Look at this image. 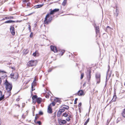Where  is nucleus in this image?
I'll use <instances>...</instances> for the list:
<instances>
[{
  "label": "nucleus",
  "mask_w": 125,
  "mask_h": 125,
  "mask_svg": "<svg viewBox=\"0 0 125 125\" xmlns=\"http://www.w3.org/2000/svg\"><path fill=\"white\" fill-rule=\"evenodd\" d=\"M52 20V17L51 15L48 13L45 16L43 21V24L45 26V25H47L50 23Z\"/></svg>",
  "instance_id": "f257e3e1"
},
{
  "label": "nucleus",
  "mask_w": 125,
  "mask_h": 125,
  "mask_svg": "<svg viewBox=\"0 0 125 125\" xmlns=\"http://www.w3.org/2000/svg\"><path fill=\"white\" fill-rule=\"evenodd\" d=\"M38 63L37 60H31L29 61L27 63V65L28 67H35Z\"/></svg>",
  "instance_id": "f03ea898"
},
{
  "label": "nucleus",
  "mask_w": 125,
  "mask_h": 125,
  "mask_svg": "<svg viewBox=\"0 0 125 125\" xmlns=\"http://www.w3.org/2000/svg\"><path fill=\"white\" fill-rule=\"evenodd\" d=\"M6 85V89L8 92L11 93V91L12 89V84L9 83L7 80H6L4 83Z\"/></svg>",
  "instance_id": "7ed1b4c3"
},
{
  "label": "nucleus",
  "mask_w": 125,
  "mask_h": 125,
  "mask_svg": "<svg viewBox=\"0 0 125 125\" xmlns=\"http://www.w3.org/2000/svg\"><path fill=\"white\" fill-rule=\"evenodd\" d=\"M7 72L4 70L0 69V75L2 78L4 79L7 77Z\"/></svg>",
  "instance_id": "20e7f679"
},
{
  "label": "nucleus",
  "mask_w": 125,
  "mask_h": 125,
  "mask_svg": "<svg viewBox=\"0 0 125 125\" xmlns=\"http://www.w3.org/2000/svg\"><path fill=\"white\" fill-rule=\"evenodd\" d=\"M91 69H89L87 72V78L88 82H89L90 81L91 78Z\"/></svg>",
  "instance_id": "39448f33"
},
{
  "label": "nucleus",
  "mask_w": 125,
  "mask_h": 125,
  "mask_svg": "<svg viewBox=\"0 0 125 125\" xmlns=\"http://www.w3.org/2000/svg\"><path fill=\"white\" fill-rule=\"evenodd\" d=\"M10 76L11 78L15 80H16L18 78L19 75L17 73H12L10 74Z\"/></svg>",
  "instance_id": "423d86ee"
},
{
  "label": "nucleus",
  "mask_w": 125,
  "mask_h": 125,
  "mask_svg": "<svg viewBox=\"0 0 125 125\" xmlns=\"http://www.w3.org/2000/svg\"><path fill=\"white\" fill-rule=\"evenodd\" d=\"M59 10V9H55L53 10L51 9L50 10H51L50 13H48L50 15L54 14L55 12L58 11Z\"/></svg>",
  "instance_id": "0eeeda50"
},
{
  "label": "nucleus",
  "mask_w": 125,
  "mask_h": 125,
  "mask_svg": "<svg viewBox=\"0 0 125 125\" xmlns=\"http://www.w3.org/2000/svg\"><path fill=\"white\" fill-rule=\"evenodd\" d=\"M77 94L78 96H81L84 95L85 94V93L84 91L81 90L79 91Z\"/></svg>",
  "instance_id": "6e6552de"
},
{
  "label": "nucleus",
  "mask_w": 125,
  "mask_h": 125,
  "mask_svg": "<svg viewBox=\"0 0 125 125\" xmlns=\"http://www.w3.org/2000/svg\"><path fill=\"white\" fill-rule=\"evenodd\" d=\"M50 100L52 102H53L55 104L59 101V100L58 98H56L53 97H51Z\"/></svg>",
  "instance_id": "1a4fd4ad"
},
{
  "label": "nucleus",
  "mask_w": 125,
  "mask_h": 125,
  "mask_svg": "<svg viewBox=\"0 0 125 125\" xmlns=\"http://www.w3.org/2000/svg\"><path fill=\"white\" fill-rule=\"evenodd\" d=\"M50 47L51 50L54 53L57 52L58 50L55 46L53 45H51Z\"/></svg>",
  "instance_id": "9d476101"
},
{
  "label": "nucleus",
  "mask_w": 125,
  "mask_h": 125,
  "mask_svg": "<svg viewBox=\"0 0 125 125\" xmlns=\"http://www.w3.org/2000/svg\"><path fill=\"white\" fill-rule=\"evenodd\" d=\"M10 31L11 34L13 35H14L15 34V28L13 26H10Z\"/></svg>",
  "instance_id": "9b49d317"
},
{
  "label": "nucleus",
  "mask_w": 125,
  "mask_h": 125,
  "mask_svg": "<svg viewBox=\"0 0 125 125\" xmlns=\"http://www.w3.org/2000/svg\"><path fill=\"white\" fill-rule=\"evenodd\" d=\"M117 98V97L116 95V93H115L114 94V95L113 97L112 100L109 103H111L112 102H115Z\"/></svg>",
  "instance_id": "f8f14e48"
},
{
  "label": "nucleus",
  "mask_w": 125,
  "mask_h": 125,
  "mask_svg": "<svg viewBox=\"0 0 125 125\" xmlns=\"http://www.w3.org/2000/svg\"><path fill=\"white\" fill-rule=\"evenodd\" d=\"M57 52H59L60 55L62 56L63 55L64 53L65 52V51L63 50L60 49L59 50H58Z\"/></svg>",
  "instance_id": "ddd939ff"
},
{
  "label": "nucleus",
  "mask_w": 125,
  "mask_h": 125,
  "mask_svg": "<svg viewBox=\"0 0 125 125\" xmlns=\"http://www.w3.org/2000/svg\"><path fill=\"white\" fill-rule=\"evenodd\" d=\"M4 98V94H3L2 92L0 91V101L3 100Z\"/></svg>",
  "instance_id": "4468645a"
},
{
  "label": "nucleus",
  "mask_w": 125,
  "mask_h": 125,
  "mask_svg": "<svg viewBox=\"0 0 125 125\" xmlns=\"http://www.w3.org/2000/svg\"><path fill=\"white\" fill-rule=\"evenodd\" d=\"M66 123V121L64 120H59V123L60 125H63Z\"/></svg>",
  "instance_id": "2eb2a0df"
},
{
  "label": "nucleus",
  "mask_w": 125,
  "mask_h": 125,
  "mask_svg": "<svg viewBox=\"0 0 125 125\" xmlns=\"http://www.w3.org/2000/svg\"><path fill=\"white\" fill-rule=\"evenodd\" d=\"M42 99L40 97L36 99V102L38 104H40L42 102Z\"/></svg>",
  "instance_id": "dca6fc26"
},
{
  "label": "nucleus",
  "mask_w": 125,
  "mask_h": 125,
  "mask_svg": "<svg viewBox=\"0 0 125 125\" xmlns=\"http://www.w3.org/2000/svg\"><path fill=\"white\" fill-rule=\"evenodd\" d=\"M47 112L48 113L50 114L52 113V110L51 108V106H50V105H49L48 106Z\"/></svg>",
  "instance_id": "f3484780"
},
{
  "label": "nucleus",
  "mask_w": 125,
  "mask_h": 125,
  "mask_svg": "<svg viewBox=\"0 0 125 125\" xmlns=\"http://www.w3.org/2000/svg\"><path fill=\"white\" fill-rule=\"evenodd\" d=\"M95 32L97 35L99 33V26L95 27Z\"/></svg>",
  "instance_id": "a211bd4d"
},
{
  "label": "nucleus",
  "mask_w": 125,
  "mask_h": 125,
  "mask_svg": "<svg viewBox=\"0 0 125 125\" xmlns=\"http://www.w3.org/2000/svg\"><path fill=\"white\" fill-rule=\"evenodd\" d=\"M35 84L36 83L34 82H32V83L31 90L32 91L35 90V88L34 87L35 86Z\"/></svg>",
  "instance_id": "6ab92c4d"
},
{
  "label": "nucleus",
  "mask_w": 125,
  "mask_h": 125,
  "mask_svg": "<svg viewBox=\"0 0 125 125\" xmlns=\"http://www.w3.org/2000/svg\"><path fill=\"white\" fill-rule=\"evenodd\" d=\"M62 107L63 108V109H65L66 110H68L69 108V107L68 106L64 105H62Z\"/></svg>",
  "instance_id": "aec40b11"
},
{
  "label": "nucleus",
  "mask_w": 125,
  "mask_h": 125,
  "mask_svg": "<svg viewBox=\"0 0 125 125\" xmlns=\"http://www.w3.org/2000/svg\"><path fill=\"white\" fill-rule=\"evenodd\" d=\"M121 115L123 117L125 118V108L123 110L121 113Z\"/></svg>",
  "instance_id": "412c9836"
},
{
  "label": "nucleus",
  "mask_w": 125,
  "mask_h": 125,
  "mask_svg": "<svg viewBox=\"0 0 125 125\" xmlns=\"http://www.w3.org/2000/svg\"><path fill=\"white\" fill-rule=\"evenodd\" d=\"M15 21L11 20H8L6 21L5 22V23H11L15 22Z\"/></svg>",
  "instance_id": "4be33fe9"
},
{
  "label": "nucleus",
  "mask_w": 125,
  "mask_h": 125,
  "mask_svg": "<svg viewBox=\"0 0 125 125\" xmlns=\"http://www.w3.org/2000/svg\"><path fill=\"white\" fill-rule=\"evenodd\" d=\"M39 54V53L38 51H36L35 52L33 53V55L34 56H36L37 55H38Z\"/></svg>",
  "instance_id": "5701e85b"
},
{
  "label": "nucleus",
  "mask_w": 125,
  "mask_h": 125,
  "mask_svg": "<svg viewBox=\"0 0 125 125\" xmlns=\"http://www.w3.org/2000/svg\"><path fill=\"white\" fill-rule=\"evenodd\" d=\"M43 5V4L42 5H37L35 6L34 7L35 8H38L41 7Z\"/></svg>",
  "instance_id": "b1692460"
},
{
  "label": "nucleus",
  "mask_w": 125,
  "mask_h": 125,
  "mask_svg": "<svg viewBox=\"0 0 125 125\" xmlns=\"http://www.w3.org/2000/svg\"><path fill=\"white\" fill-rule=\"evenodd\" d=\"M95 77L96 79L101 78V75L100 74H96Z\"/></svg>",
  "instance_id": "393cba45"
},
{
  "label": "nucleus",
  "mask_w": 125,
  "mask_h": 125,
  "mask_svg": "<svg viewBox=\"0 0 125 125\" xmlns=\"http://www.w3.org/2000/svg\"><path fill=\"white\" fill-rule=\"evenodd\" d=\"M27 8L31 7V3L29 1L27 3Z\"/></svg>",
  "instance_id": "a878e982"
},
{
  "label": "nucleus",
  "mask_w": 125,
  "mask_h": 125,
  "mask_svg": "<svg viewBox=\"0 0 125 125\" xmlns=\"http://www.w3.org/2000/svg\"><path fill=\"white\" fill-rule=\"evenodd\" d=\"M72 115H69L68 116V117L67 118L66 120L68 121H69L70 120V118L72 117Z\"/></svg>",
  "instance_id": "bb28decb"
},
{
  "label": "nucleus",
  "mask_w": 125,
  "mask_h": 125,
  "mask_svg": "<svg viewBox=\"0 0 125 125\" xmlns=\"http://www.w3.org/2000/svg\"><path fill=\"white\" fill-rule=\"evenodd\" d=\"M13 17L12 16H7L5 17V19H6V20L13 19Z\"/></svg>",
  "instance_id": "cd10ccee"
},
{
  "label": "nucleus",
  "mask_w": 125,
  "mask_h": 125,
  "mask_svg": "<svg viewBox=\"0 0 125 125\" xmlns=\"http://www.w3.org/2000/svg\"><path fill=\"white\" fill-rule=\"evenodd\" d=\"M67 0H64L63 1L62 3V5L63 6H65L67 3Z\"/></svg>",
  "instance_id": "c85d7f7f"
},
{
  "label": "nucleus",
  "mask_w": 125,
  "mask_h": 125,
  "mask_svg": "<svg viewBox=\"0 0 125 125\" xmlns=\"http://www.w3.org/2000/svg\"><path fill=\"white\" fill-rule=\"evenodd\" d=\"M68 116V114L67 113H63L62 115V116H63L65 117H67Z\"/></svg>",
  "instance_id": "c756f323"
},
{
  "label": "nucleus",
  "mask_w": 125,
  "mask_h": 125,
  "mask_svg": "<svg viewBox=\"0 0 125 125\" xmlns=\"http://www.w3.org/2000/svg\"><path fill=\"white\" fill-rule=\"evenodd\" d=\"M32 100H34L35 99H36L37 98V96L36 95H33L32 97Z\"/></svg>",
  "instance_id": "7c9ffc66"
},
{
  "label": "nucleus",
  "mask_w": 125,
  "mask_h": 125,
  "mask_svg": "<svg viewBox=\"0 0 125 125\" xmlns=\"http://www.w3.org/2000/svg\"><path fill=\"white\" fill-rule=\"evenodd\" d=\"M97 82V83H99L101 82V78L96 79Z\"/></svg>",
  "instance_id": "2f4dec72"
},
{
  "label": "nucleus",
  "mask_w": 125,
  "mask_h": 125,
  "mask_svg": "<svg viewBox=\"0 0 125 125\" xmlns=\"http://www.w3.org/2000/svg\"><path fill=\"white\" fill-rule=\"evenodd\" d=\"M65 111V110L64 109L62 108L60 109L58 111L62 113L64 112Z\"/></svg>",
  "instance_id": "473e14b6"
},
{
  "label": "nucleus",
  "mask_w": 125,
  "mask_h": 125,
  "mask_svg": "<svg viewBox=\"0 0 125 125\" xmlns=\"http://www.w3.org/2000/svg\"><path fill=\"white\" fill-rule=\"evenodd\" d=\"M30 0H22V2L24 3H27L28 2H29V1Z\"/></svg>",
  "instance_id": "72a5a7b5"
},
{
  "label": "nucleus",
  "mask_w": 125,
  "mask_h": 125,
  "mask_svg": "<svg viewBox=\"0 0 125 125\" xmlns=\"http://www.w3.org/2000/svg\"><path fill=\"white\" fill-rule=\"evenodd\" d=\"M62 114L61 112L58 111L57 114V116L58 117H60L61 115Z\"/></svg>",
  "instance_id": "f704fd0d"
},
{
  "label": "nucleus",
  "mask_w": 125,
  "mask_h": 125,
  "mask_svg": "<svg viewBox=\"0 0 125 125\" xmlns=\"http://www.w3.org/2000/svg\"><path fill=\"white\" fill-rule=\"evenodd\" d=\"M89 120V118H88L84 124V125H86L87 123L88 122Z\"/></svg>",
  "instance_id": "c9c22d12"
},
{
  "label": "nucleus",
  "mask_w": 125,
  "mask_h": 125,
  "mask_svg": "<svg viewBox=\"0 0 125 125\" xmlns=\"http://www.w3.org/2000/svg\"><path fill=\"white\" fill-rule=\"evenodd\" d=\"M56 104L53 102H52V103L50 104L49 105H50L51 106V105H52V106H54Z\"/></svg>",
  "instance_id": "e433bc0d"
},
{
  "label": "nucleus",
  "mask_w": 125,
  "mask_h": 125,
  "mask_svg": "<svg viewBox=\"0 0 125 125\" xmlns=\"http://www.w3.org/2000/svg\"><path fill=\"white\" fill-rule=\"evenodd\" d=\"M29 52V51L28 49H26L25 50L24 52V53L25 54H26L28 53Z\"/></svg>",
  "instance_id": "4c0bfd02"
},
{
  "label": "nucleus",
  "mask_w": 125,
  "mask_h": 125,
  "mask_svg": "<svg viewBox=\"0 0 125 125\" xmlns=\"http://www.w3.org/2000/svg\"><path fill=\"white\" fill-rule=\"evenodd\" d=\"M49 95L50 94L48 93H47L45 94V96L46 98H49Z\"/></svg>",
  "instance_id": "58836bf2"
},
{
  "label": "nucleus",
  "mask_w": 125,
  "mask_h": 125,
  "mask_svg": "<svg viewBox=\"0 0 125 125\" xmlns=\"http://www.w3.org/2000/svg\"><path fill=\"white\" fill-rule=\"evenodd\" d=\"M10 68L12 69L13 71H14L16 70L15 67L14 66L10 67Z\"/></svg>",
  "instance_id": "ea45409f"
},
{
  "label": "nucleus",
  "mask_w": 125,
  "mask_h": 125,
  "mask_svg": "<svg viewBox=\"0 0 125 125\" xmlns=\"http://www.w3.org/2000/svg\"><path fill=\"white\" fill-rule=\"evenodd\" d=\"M53 69L52 68H49L48 70V72H51L52 70Z\"/></svg>",
  "instance_id": "a19ab883"
},
{
  "label": "nucleus",
  "mask_w": 125,
  "mask_h": 125,
  "mask_svg": "<svg viewBox=\"0 0 125 125\" xmlns=\"http://www.w3.org/2000/svg\"><path fill=\"white\" fill-rule=\"evenodd\" d=\"M84 73H82L81 74V79H82L83 78V77H84Z\"/></svg>",
  "instance_id": "79ce46f5"
},
{
  "label": "nucleus",
  "mask_w": 125,
  "mask_h": 125,
  "mask_svg": "<svg viewBox=\"0 0 125 125\" xmlns=\"http://www.w3.org/2000/svg\"><path fill=\"white\" fill-rule=\"evenodd\" d=\"M117 9H116V12H117V13H116L115 14V15L117 17L118 16V12H117Z\"/></svg>",
  "instance_id": "37998d69"
},
{
  "label": "nucleus",
  "mask_w": 125,
  "mask_h": 125,
  "mask_svg": "<svg viewBox=\"0 0 125 125\" xmlns=\"http://www.w3.org/2000/svg\"><path fill=\"white\" fill-rule=\"evenodd\" d=\"M33 33L32 32H31V33L30 35V38H32L33 36Z\"/></svg>",
  "instance_id": "c03bdc74"
},
{
  "label": "nucleus",
  "mask_w": 125,
  "mask_h": 125,
  "mask_svg": "<svg viewBox=\"0 0 125 125\" xmlns=\"http://www.w3.org/2000/svg\"><path fill=\"white\" fill-rule=\"evenodd\" d=\"M78 100V99L77 98H76L74 100V104H77V101Z\"/></svg>",
  "instance_id": "a18cd8bd"
},
{
  "label": "nucleus",
  "mask_w": 125,
  "mask_h": 125,
  "mask_svg": "<svg viewBox=\"0 0 125 125\" xmlns=\"http://www.w3.org/2000/svg\"><path fill=\"white\" fill-rule=\"evenodd\" d=\"M28 29L30 31V32L31 31V27L30 25H29Z\"/></svg>",
  "instance_id": "49530a36"
},
{
  "label": "nucleus",
  "mask_w": 125,
  "mask_h": 125,
  "mask_svg": "<svg viewBox=\"0 0 125 125\" xmlns=\"http://www.w3.org/2000/svg\"><path fill=\"white\" fill-rule=\"evenodd\" d=\"M37 123L39 124V125H41L42 123L40 121H38L37 122Z\"/></svg>",
  "instance_id": "de8ad7c7"
},
{
  "label": "nucleus",
  "mask_w": 125,
  "mask_h": 125,
  "mask_svg": "<svg viewBox=\"0 0 125 125\" xmlns=\"http://www.w3.org/2000/svg\"><path fill=\"white\" fill-rule=\"evenodd\" d=\"M108 29H109L110 30H111V28L108 26L107 27L106 30H107Z\"/></svg>",
  "instance_id": "09e8293b"
},
{
  "label": "nucleus",
  "mask_w": 125,
  "mask_h": 125,
  "mask_svg": "<svg viewBox=\"0 0 125 125\" xmlns=\"http://www.w3.org/2000/svg\"><path fill=\"white\" fill-rule=\"evenodd\" d=\"M82 105V103H80L78 105V107H80Z\"/></svg>",
  "instance_id": "8fccbe9b"
},
{
  "label": "nucleus",
  "mask_w": 125,
  "mask_h": 125,
  "mask_svg": "<svg viewBox=\"0 0 125 125\" xmlns=\"http://www.w3.org/2000/svg\"><path fill=\"white\" fill-rule=\"evenodd\" d=\"M86 82H85L84 83V84H83V87H84V86H86Z\"/></svg>",
  "instance_id": "3c124183"
},
{
  "label": "nucleus",
  "mask_w": 125,
  "mask_h": 125,
  "mask_svg": "<svg viewBox=\"0 0 125 125\" xmlns=\"http://www.w3.org/2000/svg\"><path fill=\"white\" fill-rule=\"evenodd\" d=\"M39 114L41 115H42L43 114V113L42 112L40 111L39 112Z\"/></svg>",
  "instance_id": "603ef678"
},
{
  "label": "nucleus",
  "mask_w": 125,
  "mask_h": 125,
  "mask_svg": "<svg viewBox=\"0 0 125 125\" xmlns=\"http://www.w3.org/2000/svg\"><path fill=\"white\" fill-rule=\"evenodd\" d=\"M56 112H55L54 113V116H53V117L54 118H55L56 117Z\"/></svg>",
  "instance_id": "864d4df0"
},
{
  "label": "nucleus",
  "mask_w": 125,
  "mask_h": 125,
  "mask_svg": "<svg viewBox=\"0 0 125 125\" xmlns=\"http://www.w3.org/2000/svg\"><path fill=\"white\" fill-rule=\"evenodd\" d=\"M2 82V80L1 78L0 77V85L1 84Z\"/></svg>",
  "instance_id": "5fc2aeb1"
},
{
  "label": "nucleus",
  "mask_w": 125,
  "mask_h": 125,
  "mask_svg": "<svg viewBox=\"0 0 125 125\" xmlns=\"http://www.w3.org/2000/svg\"><path fill=\"white\" fill-rule=\"evenodd\" d=\"M20 99L19 98H18L16 99V100L17 101H19Z\"/></svg>",
  "instance_id": "6e6d98bb"
},
{
  "label": "nucleus",
  "mask_w": 125,
  "mask_h": 125,
  "mask_svg": "<svg viewBox=\"0 0 125 125\" xmlns=\"http://www.w3.org/2000/svg\"><path fill=\"white\" fill-rule=\"evenodd\" d=\"M37 117L35 116V120H37Z\"/></svg>",
  "instance_id": "4d7b16f0"
},
{
  "label": "nucleus",
  "mask_w": 125,
  "mask_h": 125,
  "mask_svg": "<svg viewBox=\"0 0 125 125\" xmlns=\"http://www.w3.org/2000/svg\"><path fill=\"white\" fill-rule=\"evenodd\" d=\"M1 121L0 119V125H1Z\"/></svg>",
  "instance_id": "13d9d810"
},
{
  "label": "nucleus",
  "mask_w": 125,
  "mask_h": 125,
  "mask_svg": "<svg viewBox=\"0 0 125 125\" xmlns=\"http://www.w3.org/2000/svg\"><path fill=\"white\" fill-rule=\"evenodd\" d=\"M6 20V19H5V17L4 18H3L2 20Z\"/></svg>",
  "instance_id": "bf43d9fd"
},
{
  "label": "nucleus",
  "mask_w": 125,
  "mask_h": 125,
  "mask_svg": "<svg viewBox=\"0 0 125 125\" xmlns=\"http://www.w3.org/2000/svg\"><path fill=\"white\" fill-rule=\"evenodd\" d=\"M29 82V81H28L27 82L25 83V84H27V83H28Z\"/></svg>",
  "instance_id": "052dcab7"
},
{
  "label": "nucleus",
  "mask_w": 125,
  "mask_h": 125,
  "mask_svg": "<svg viewBox=\"0 0 125 125\" xmlns=\"http://www.w3.org/2000/svg\"><path fill=\"white\" fill-rule=\"evenodd\" d=\"M34 109H35V108L34 107Z\"/></svg>",
  "instance_id": "680f3d73"
}]
</instances>
